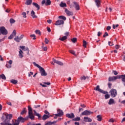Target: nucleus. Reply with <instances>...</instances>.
<instances>
[{"mask_svg":"<svg viewBox=\"0 0 125 125\" xmlns=\"http://www.w3.org/2000/svg\"><path fill=\"white\" fill-rule=\"evenodd\" d=\"M6 118L3 123H0L1 125H19L18 120H13L10 123V120L12 119V114H5Z\"/></svg>","mask_w":125,"mask_h":125,"instance_id":"obj_1","label":"nucleus"},{"mask_svg":"<svg viewBox=\"0 0 125 125\" xmlns=\"http://www.w3.org/2000/svg\"><path fill=\"white\" fill-rule=\"evenodd\" d=\"M94 90H96V91H99V92L103 93V94H105L104 95L105 99H108L110 98V95L108 94V92L107 91L100 89V86L97 85L95 88H94Z\"/></svg>","mask_w":125,"mask_h":125,"instance_id":"obj_2","label":"nucleus"},{"mask_svg":"<svg viewBox=\"0 0 125 125\" xmlns=\"http://www.w3.org/2000/svg\"><path fill=\"white\" fill-rule=\"evenodd\" d=\"M33 65H34V66L39 68L40 71V73L41 74V76H47V73L45 72V70H44V69L43 68L40 66V65L37 64L36 62H33Z\"/></svg>","mask_w":125,"mask_h":125,"instance_id":"obj_3","label":"nucleus"},{"mask_svg":"<svg viewBox=\"0 0 125 125\" xmlns=\"http://www.w3.org/2000/svg\"><path fill=\"white\" fill-rule=\"evenodd\" d=\"M8 34V31L5 29L4 26L0 27V35H3V36H6Z\"/></svg>","mask_w":125,"mask_h":125,"instance_id":"obj_4","label":"nucleus"},{"mask_svg":"<svg viewBox=\"0 0 125 125\" xmlns=\"http://www.w3.org/2000/svg\"><path fill=\"white\" fill-rule=\"evenodd\" d=\"M110 95L112 97H116L118 95L117 90L115 89H111L110 91Z\"/></svg>","mask_w":125,"mask_h":125,"instance_id":"obj_5","label":"nucleus"},{"mask_svg":"<svg viewBox=\"0 0 125 125\" xmlns=\"http://www.w3.org/2000/svg\"><path fill=\"white\" fill-rule=\"evenodd\" d=\"M91 114H93V112L89 110H86L82 113L81 116H89V115H91Z\"/></svg>","mask_w":125,"mask_h":125,"instance_id":"obj_6","label":"nucleus"},{"mask_svg":"<svg viewBox=\"0 0 125 125\" xmlns=\"http://www.w3.org/2000/svg\"><path fill=\"white\" fill-rule=\"evenodd\" d=\"M17 120H18L19 124H20V123H24V122H25V121H26V120H28V117H26V118H24L20 116V117H18Z\"/></svg>","mask_w":125,"mask_h":125,"instance_id":"obj_7","label":"nucleus"},{"mask_svg":"<svg viewBox=\"0 0 125 125\" xmlns=\"http://www.w3.org/2000/svg\"><path fill=\"white\" fill-rule=\"evenodd\" d=\"M56 26H60V25H64V21L61 20H58L56 21L55 23Z\"/></svg>","mask_w":125,"mask_h":125,"instance_id":"obj_8","label":"nucleus"},{"mask_svg":"<svg viewBox=\"0 0 125 125\" xmlns=\"http://www.w3.org/2000/svg\"><path fill=\"white\" fill-rule=\"evenodd\" d=\"M16 36V30H14L12 33L8 37V40H12Z\"/></svg>","mask_w":125,"mask_h":125,"instance_id":"obj_9","label":"nucleus"},{"mask_svg":"<svg viewBox=\"0 0 125 125\" xmlns=\"http://www.w3.org/2000/svg\"><path fill=\"white\" fill-rule=\"evenodd\" d=\"M64 115V112H63V111L58 109V114H56L55 116H57L58 117H62Z\"/></svg>","mask_w":125,"mask_h":125,"instance_id":"obj_10","label":"nucleus"},{"mask_svg":"<svg viewBox=\"0 0 125 125\" xmlns=\"http://www.w3.org/2000/svg\"><path fill=\"white\" fill-rule=\"evenodd\" d=\"M83 120L85 123H91L92 122V119L88 117H84Z\"/></svg>","mask_w":125,"mask_h":125,"instance_id":"obj_11","label":"nucleus"},{"mask_svg":"<svg viewBox=\"0 0 125 125\" xmlns=\"http://www.w3.org/2000/svg\"><path fill=\"white\" fill-rule=\"evenodd\" d=\"M66 117L68 119H74L75 118V114L73 113H68L66 114Z\"/></svg>","mask_w":125,"mask_h":125,"instance_id":"obj_12","label":"nucleus"},{"mask_svg":"<svg viewBox=\"0 0 125 125\" xmlns=\"http://www.w3.org/2000/svg\"><path fill=\"white\" fill-rule=\"evenodd\" d=\"M53 61L54 62V63H56V64H58V65H60V66H63V62L59 61L56 60L55 59H53Z\"/></svg>","mask_w":125,"mask_h":125,"instance_id":"obj_13","label":"nucleus"},{"mask_svg":"<svg viewBox=\"0 0 125 125\" xmlns=\"http://www.w3.org/2000/svg\"><path fill=\"white\" fill-rule=\"evenodd\" d=\"M64 11L68 16H73V12L69 11L68 9H65Z\"/></svg>","mask_w":125,"mask_h":125,"instance_id":"obj_14","label":"nucleus"},{"mask_svg":"<svg viewBox=\"0 0 125 125\" xmlns=\"http://www.w3.org/2000/svg\"><path fill=\"white\" fill-rule=\"evenodd\" d=\"M73 4L75 6V8L76 10H80V5H79V3L76 1L73 2Z\"/></svg>","mask_w":125,"mask_h":125,"instance_id":"obj_15","label":"nucleus"},{"mask_svg":"<svg viewBox=\"0 0 125 125\" xmlns=\"http://www.w3.org/2000/svg\"><path fill=\"white\" fill-rule=\"evenodd\" d=\"M27 118H29V119H31L32 120H35V116H34L33 112L28 113V117Z\"/></svg>","mask_w":125,"mask_h":125,"instance_id":"obj_16","label":"nucleus"},{"mask_svg":"<svg viewBox=\"0 0 125 125\" xmlns=\"http://www.w3.org/2000/svg\"><path fill=\"white\" fill-rule=\"evenodd\" d=\"M95 2L97 7H100V4H101V1L100 0H95Z\"/></svg>","mask_w":125,"mask_h":125,"instance_id":"obj_17","label":"nucleus"},{"mask_svg":"<svg viewBox=\"0 0 125 125\" xmlns=\"http://www.w3.org/2000/svg\"><path fill=\"white\" fill-rule=\"evenodd\" d=\"M116 102H115V100L114 99H110L108 102V105H112V104H115Z\"/></svg>","mask_w":125,"mask_h":125,"instance_id":"obj_18","label":"nucleus"},{"mask_svg":"<svg viewBox=\"0 0 125 125\" xmlns=\"http://www.w3.org/2000/svg\"><path fill=\"white\" fill-rule=\"evenodd\" d=\"M32 4H33V5H34V6H35L36 7V8L37 9V10H40V5L39 4H38V3H37L36 2H33Z\"/></svg>","mask_w":125,"mask_h":125,"instance_id":"obj_19","label":"nucleus"},{"mask_svg":"<svg viewBox=\"0 0 125 125\" xmlns=\"http://www.w3.org/2000/svg\"><path fill=\"white\" fill-rule=\"evenodd\" d=\"M33 111L34 112L35 116H37V117H38L39 120H40V119H42V116L41 115V114L37 113V111L35 110H34Z\"/></svg>","mask_w":125,"mask_h":125,"instance_id":"obj_20","label":"nucleus"},{"mask_svg":"<svg viewBox=\"0 0 125 125\" xmlns=\"http://www.w3.org/2000/svg\"><path fill=\"white\" fill-rule=\"evenodd\" d=\"M31 16L33 18H37V16L36 15V13L34 11L31 12Z\"/></svg>","mask_w":125,"mask_h":125,"instance_id":"obj_21","label":"nucleus"},{"mask_svg":"<svg viewBox=\"0 0 125 125\" xmlns=\"http://www.w3.org/2000/svg\"><path fill=\"white\" fill-rule=\"evenodd\" d=\"M86 79L87 80H88V79H89V77L88 76H87V77H85L84 76H82L81 78H80V80L81 81H85V80H86Z\"/></svg>","mask_w":125,"mask_h":125,"instance_id":"obj_22","label":"nucleus"},{"mask_svg":"<svg viewBox=\"0 0 125 125\" xmlns=\"http://www.w3.org/2000/svg\"><path fill=\"white\" fill-rule=\"evenodd\" d=\"M48 118H49V115L44 114L42 117V120H43V121H45V120L48 119Z\"/></svg>","mask_w":125,"mask_h":125,"instance_id":"obj_23","label":"nucleus"},{"mask_svg":"<svg viewBox=\"0 0 125 125\" xmlns=\"http://www.w3.org/2000/svg\"><path fill=\"white\" fill-rule=\"evenodd\" d=\"M56 123H57V121H54V122H49L47 123L45 125H55V124H56Z\"/></svg>","mask_w":125,"mask_h":125,"instance_id":"obj_24","label":"nucleus"},{"mask_svg":"<svg viewBox=\"0 0 125 125\" xmlns=\"http://www.w3.org/2000/svg\"><path fill=\"white\" fill-rule=\"evenodd\" d=\"M19 56L20 58H23V51L21 49H20Z\"/></svg>","mask_w":125,"mask_h":125,"instance_id":"obj_25","label":"nucleus"},{"mask_svg":"<svg viewBox=\"0 0 125 125\" xmlns=\"http://www.w3.org/2000/svg\"><path fill=\"white\" fill-rule=\"evenodd\" d=\"M60 6L61 7H66L67 4H66L65 3H63L62 2L60 4Z\"/></svg>","mask_w":125,"mask_h":125,"instance_id":"obj_26","label":"nucleus"},{"mask_svg":"<svg viewBox=\"0 0 125 125\" xmlns=\"http://www.w3.org/2000/svg\"><path fill=\"white\" fill-rule=\"evenodd\" d=\"M25 4H26V5H30V4H32V0H26Z\"/></svg>","mask_w":125,"mask_h":125,"instance_id":"obj_27","label":"nucleus"},{"mask_svg":"<svg viewBox=\"0 0 125 125\" xmlns=\"http://www.w3.org/2000/svg\"><path fill=\"white\" fill-rule=\"evenodd\" d=\"M27 113V108H24L22 111L21 112V115H24V114H26Z\"/></svg>","mask_w":125,"mask_h":125,"instance_id":"obj_28","label":"nucleus"},{"mask_svg":"<svg viewBox=\"0 0 125 125\" xmlns=\"http://www.w3.org/2000/svg\"><path fill=\"white\" fill-rule=\"evenodd\" d=\"M59 40L60 41H62V42H63V41H65V40H67V36H64L62 38H60Z\"/></svg>","mask_w":125,"mask_h":125,"instance_id":"obj_29","label":"nucleus"},{"mask_svg":"<svg viewBox=\"0 0 125 125\" xmlns=\"http://www.w3.org/2000/svg\"><path fill=\"white\" fill-rule=\"evenodd\" d=\"M97 121H98L99 122H101V121H102V117H101V115H99L97 116Z\"/></svg>","mask_w":125,"mask_h":125,"instance_id":"obj_30","label":"nucleus"},{"mask_svg":"<svg viewBox=\"0 0 125 125\" xmlns=\"http://www.w3.org/2000/svg\"><path fill=\"white\" fill-rule=\"evenodd\" d=\"M51 4V1L50 0H46V3H45V5H50Z\"/></svg>","mask_w":125,"mask_h":125,"instance_id":"obj_31","label":"nucleus"},{"mask_svg":"<svg viewBox=\"0 0 125 125\" xmlns=\"http://www.w3.org/2000/svg\"><path fill=\"white\" fill-rule=\"evenodd\" d=\"M14 41L15 42H20V39L19 38V37L17 36L14 38Z\"/></svg>","mask_w":125,"mask_h":125,"instance_id":"obj_32","label":"nucleus"},{"mask_svg":"<svg viewBox=\"0 0 125 125\" xmlns=\"http://www.w3.org/2000/svg\"><path fill=\"white\" fill-rule=\"evenodd\" d=\"M72 121H74L75 122H78L79 121H81V118L80 117H77L72 119Z\"/></svg>","mask_w":125,"mask_h":125,"instance_id":"obj_33","label":"nucleus"},{"mask_svg":"<svg viewBox=\"0 0 125 125\" xmlns=\"http://www.w3.org/2000/svg\"><path fill=\"white\" fill-rule=\"evenodd\" d=\"M11 83H13V84H16V83H18V81H17V80L12 79L11 80Z\"/></svg>","mask_w":125,"mask_h":125,"instance_id":"obj_34","label":"nucleus"},{"mask_svg":"<svg viewBox=\"0 0 125 125\" xmlns=\"http://www.w3.org/2000/svg\"><path fill=\"white\" fill-rule=\"evenodd\" d=\"M28 114L33 113V109H32V107H31V106H28Z\"/></svg>","mask_w":125,"mask_h":125,"instance_id":"obj_35","label":"nucleus"},{"mask_svg":"<svg viewBox=\"0 0 125 125\" xmlns=\"http://www.w3.org/2000/svg\"><path fill=\"white\" fill-rule=\"evenodd\" d=\"M59 19H62V20H63L64 21H65L66 20V17H65L63 16H59Z\"/></svg>","mask_w":125,"mask_h":125,"instance_id":"obj_36","label":"nucleus"},{"mask_svg":"<svg viewBox=\"0 0 125 125\" xmlns=\"http://www.w3.org/2000/svg\"><path fill=\"white\" fill-rule=\"evenodd\" d=\"M0 79H2V80H6V77H5V75L4 74H2L1 75Z\"/></svg>","mask_w":125,"mask_h":125,"instance_id":"obj_37","label":"nucleus"},{"mask_svg":"<svg viewBox=\"0 0 125 125\" xmlns=\"http://www.w3.org/2000/svg\"><path fill=\"white\" fill-rule=\"evenodd\" d=\"M86 44H87V43L86 42V41L85 40L83 41V47H86Z\"/></svg>","mask_w":125,"mask_h":125,"instance_id":"obj_38","label":"nucleus"},{"mask_svg":"<svg viewBox=\"0 0 125 125\" xmlns=\"http://www.w3.org/2000/svg\"><path fill=\"white\" fill-rule=\"evenodd\" d=\"M27 14H26V12H23L21 13V15H22L23 18H26L27 16L26 15Z\"/></svg>","mask_w":125,"mask_h":125,"instance_id":"obj_39","label":"nucleus"},{"mask_svg":"<svg viewBox=\"0 0 125 125\" xmlns=\"http://www.w3.org/2000/svg\"><path fill=\"white\" fill-rule=\"evenodd\" d=\"M69 52H70V53H71V54H73V55H76V53L75 52V51L69 50Z\"/></svg>","mask_w":125,"mask_h":125,"instance_id":"obj_40","label":"nucleus"},{"mask_svg":"<svg viewBox=\"0 0 125 125\" xmlns=\"http://www.w3.org/2000/svg\"><path fill=\"white\" fill-rule=\"evenodd\" d=\"M71 41L72 42H74V43H75V42H77V38H74L71 39Z\"/></svg>","mask_w":125,"mask_h":125,"instance_id":"obj_41","label":"nucleus"},{"mask_svg":"<svg viewBox=\"0 0 125 125\" xmlns=\"http://www.w3.org/2000/svg\"><path fill=\"white\" fill-rule=\"evenodd\" d=\"M10 22L11 24H13V23H15V20H14L13 19H11L10 20Z\"/></svg>","mask_w":125,"mask_h":125,"instance_id":"obj_42","label":"nucleus"},{"mask_svg":"<svg viewBox=\"0 0 125 125\" xmlns=\"http://www.w3.org/2000/svg\"><path fill=\"white\" fill-rule=\"evenodd\" d=\"M35 33L36 34H37V35H41V31H40V30H36L35 31Z\"/></svg>","mask_w":125,"mask_h":125,"instance_id":"obj_43","label":"nucleus"},{"mask_svg":"<svg viewBox=\"0 0 125 125\" xmlns=\"http://www.w3.org/2000/svg\"><path fill=\"white\" fill-rule=\"evenodd\" d=\"M113 29H116V28H118L119 27V24H116L115 25V24H113L112 25Z\"/></svg>","mask_w":125,"mask_h":125,"instance_id":"obj_44","label":"nucleus"},{"mask_svg":"<svg viewBox=\"0 0 125 125\" xmlns=\"http://www.w3.org/2000/svg\"><path fill=\"white\" fill-rule=\"evenodd\" d=\"M31 38H33V40H36V35L35 34H32L30 35Z\"/></svg>","mask_w":125,"mask_h":125,"instance_id":"obj_45","label":"nucleus"},{"mask_svg":"<svg viewBox=\"0 0 125 125\" xmlns=\"http://www.w3.org/2000/svg\"><path fill=\"white\" fill-rule=\"evenodd\" d=\"M109 34L107 32H105L104 34L103 35L104 38H106V37H108Z\"/></svg>","mask_w":125,"mask_h":125,"instance_id":"obj_46","label":"nucleus"},{"mask_svg":"<svg viewBox=\"0 0 125 125\" xmlns=\"http://www.w3.org/2000/svg\"><path fill=\"white\" fill-rule=\"evenodd\" d=\"M45 42L46 44H48V42H49V40H47V38H45Z\"/></svg>","mask_w":125,"mask_h":125,"instance_id":"obj_47","label":"nucleus"},{"mask_svg":"<svg viewBox=\"0 0 125 125\" xmlns=\"http://www.w3.org/2000/svg\"><path fill=\"white\" fill-rule=\"evenodd\" d=\"M108 86L109 88H112V83H108Z\"/></svg>","mask_w":125,"mask_h":125,"instance_id":"obj_48","label":"nucleus"},{"mask_svg":"<svg viewBox=\"0 0 125 125\" xmlns=\"http://www.w3.org/2000/svg\"><path fill=\"white\" fill-rule=\"evenodd\" d=\"M108 45H109V46H112L114 45V43L111 42H108Z\"/></svg>","mask_w":125,"mask_h":125,"instance_id":"obj_49","label":"nucleus"},{"mask_svg":"<svg viewBox=\"0 0 125 125\" xmlns=\"http://www.w3.org/2000/svg\"><path fill=\"white\" fill-rule=\"evenodd\" d=\"M43 83H44V84H45V85H50V83H49V82H44Z\"/></svg>","mask_w":125,"mask_h":125,"instance_id":"obj_50","label":"nucleus"},{"mask_svg":"<svg viewBox=\"0 0 125 125\" xmlns=\"http://www.w3.org/2000/svg\"><path fill=\"white\" fill-rule=\"evenodd\" d=\"M101 35H102V33L100 31H99L98 32V35H97L98 37H100V36H101Z\"/></svg>","mask_w":125,"mask_h":125,"instance_id":"obj_51","label":"nucleus"},{"mask_svg":"<svg viewBox=\"0 0 125 125\" xmlns=\"http://www.w3.org/2000/svg\"><path fill=\"white\" fill-rule=\"evenodd\" d=\"M107 31H110L111 30V26H108L106 27Z\"/></svg>","mask_w":125,"mask_h":125,"instance_id":"obj_52","label":"nucleus"},{"mask_svg":"<svg viewBox=\"0 0 125 125\" xmlns=\"http://www.w3.org/2000/svg\"><path fill=\"white\" fill-rule=\"evenodd\" d=\"M6 67L9 69L11 68V64H6Z\"/></svg>","mask_w":125,"mask_h":125,"instance_id":"obj_53","label":"nucleus"},{"mask_svg":"<svg viewBox=\"0 0 125 125\" xmlns=\"http://www.w3.org/2000/svg\"><path fill=\"white\" fill-rule=\"evenodd\" d=\"M113 72L114 75H118V72L116 70H113Z\"/></svg>","mask_w":125,"mask_h":125,"instance_id":"obj_54","label":"nucleus"},{"mask_svg":"<svg viewBox=\"0 0 125 125\" xmlns=\"http://www.w3.org/2000/svg\"><path fill=\"white\" fill-rule=\"evenodd\" d=\"M44 113H45V114H46L47 116H49V112H48V111H47V110H45V111H44Z\"/></svg>","mask_w":125,"mask_h":125,"instance_id":"obj_55","label":"nucleus"},{"mask_svg":"<svg viewBox=\"0 0 125 125\" xmlns=\"http://www.w3.org/2000/svg\"><path fill=\"white\" fill-rule=\"evenodd\" d=\"M47 23H48V24H51L52 21H51V20H48L47 21Z\"/></svg>","mask_w":125,"mask_h":125,"instance_id":"obj_56","label":"nucleus"},{"mask_svg":"<svg viewBox=\"0 0 125 125\" xmlns=\"http://www.w3.org/2000/svg\"><path fill=\"white\" fill-rule=\"evenodd\" d=\"M47 30L48 31V32H49V33H50L51 32V29H50V28L47 27Z\"/></svg>","mask_w":125,"mask_h":125,"instance_id":"obj_57","label":"nucleus"},{"mask_svg":"<svg viewBox=\"0 0 125 125\" xmlns=\"http://www.w3.org/2000/svg\"><path fill=\"white\" fill-rule=\"evenodd\" d=\"M23 38H24V35H21V36L19 37L20 41H21V40H22V39H23Z\"/></svg>","mask_w":125,"mask_h":125,"instance_id":"obj_58","label":"nucleus"},{"mask_svg":"<svg viewBox=\"0 0 125 125\" xmlns=\"http://www.w3.org/2000/svg\"><path fill=\"white\" fill-rule=\"evenodd\" d=\"M115 48L116 49H119L120 48V45H115Z\"/></svg>","mask_w":125,"mask_h":125,"instance_id":"obj_59","label":"nucleus"},{"mask_svg":"<svg viewBox=\"0 0 125 125\" xmlns=\"http://www.w3.org/2000/svg\"><path fill=\"white\" fill-rule=\"evenodd\" d=\"M46 0H43L42 1V4H44V3H45H45H46Z\"/></svg>","mask_w":125,"mask_h":125,"instance_id":"obj_60","label":"nucleus"},{"mask_svg":"<svg viewBox=\"0 0 125 125\" xmlns=\"http://www.w3.org/2000/svg\"><path fill=\"white\" fill-rule=\"evenodd\" d=\"M24 51H28L29 52V48L28 47L24 48Z\"/></svg>","mask_w":125,"mask_h":125,"instance_id":"obj_61","label":"nucleus"},{"mask_svg":"<svg viewBox=\"0 0 125 125\" xmlns=\"http://www.w3.org/2000/svg\"><path fill=\"white\" fill-rule=\"evenodd\" d=\"M108 122H109V123H114V120H113V119H110Z\"/></svg>","mask_w":125,"mask_h":125,"instance_id":"obj_62","label":"nucleus"},{"mask_svg":"<svg viewBox=\"0 0 125 125\" xmlns=\"http://www.w3.org/2000/svg\"><path fill=\"white\" fill-rule=\"evenodd\" d=\"M123 54H124L123 61H125V52H123Z\"/></svg>","mask_w":125,"mask_h":125,"instance_id":"obj_63","label":"nucleus"},{"mask_svg":"<svg viewBox=\"0 0 125 125\" xmlns=\"http://www.w3.org/2000/svg\"><path fill=\"white\" fill-rule=\"evenodd\" d=\"M74 124L75 125H80V123H79V122H75Z\"/></svg>","mask_w":125,"mask_h":125,"instance_id":"obj_64","label":"nucleus"}]
</instances>
